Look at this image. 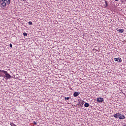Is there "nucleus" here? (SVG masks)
<instances>
[{"label":"nucleus","mask_w":126,"mask_h":126,"mask_svg":"<svg viewBox=\"0 0 126 126\" xmlns=\"http://www.w3.org/2000/svg\"><path fill=\"white\" fill-rule=\"evenodd\" d=\"M113 117H114V118H116V119H117V118H119L120 120H124L126 119V116H125V115L120 114V113H117L116 114H114L113 115Z\"/></svg>","instance_id":"1"},{"label":"nucleus","mask_w":126,"mask_h":126,"mask_svg":"<svg viewBox=\"0 0 126 126\" xmlns=\"http://www.w3.org/2000/svg\"><path fill=\"white\" fill-rule=\"evenodd\" d=\"M3 72L4 74H5V75H3L4 78H5V79H6V80L11 78V75H10V74H8L7 71H3Z\"/></svg>","instance_id":"2"},{"label":"nucleus","mask_w":126,"mask_h":126,"mask_svg":"<svg viewBox=\"0 0 126 126\" xmlns=\"http://www.w3.org/2000/svg\"><path fill=\"white\" fill-rule=\"evenodd\" d=\"M96 101L97 102H99V103H103L104 101V98L102 97H98L96 99Z\"/></svg>","instance_id":"3"},{"label":"nucleus","mask_w":126,"mask_h":126,"mask_svg":"<svg viewBox=\"0 0 126 126\" xmlns=\"http://www.w3.org/2000/svg\"><path fill=\"white\" fill-rule=\"evenodd\" d=\"M10 0H0V2H4V1H6L8 4H10Z\"/></svg>","instance_id":"4"},{"label":"nucleus","mask_w":126,"mask_h":126,"mask_svg":"<svg viewBox=\"0 0 126 126\" xmlns=\"http://www.w3.org/2000/svg\"><path fill=\"white\" fill-rule=\"evenodd\" d=\"M79 94H80V93H79L78 92H75L73 94V96H74V97H77V96H78V95H79Z\"/></svg>","instance_id":"5"},{"label":"nucleus","mask_w":126,"mask_h":126,"mask_svg":"<svg viewBox=\"0 0 126 126\" xmlns=\"http://www.w3.org/2000/svg\"><path fill=\"white\" fill-rule=\"evenodd\" d=\"M117 31H118V32H119V33H124V32L125 31V30L124 29H119L118 28H117L116 29Z\"/></svg>","instance_id":"6"},{"label":"nucleus","mask_w":126,"mask_h":126,"mask_svg":"<svg viewBox=\"0 0 126 126\" xmlns=\"http://www.w3.org/2000/svg\"><path fill=\"white\" fill-rule=\"evenodd\" d=\"M115 62H119L120 63L122 62V59L121 58H114Z\"/></svg>","instance_id":"7"},{"label":"nucleus","mask_w":126,"mask_h":126,"mask_svg":"<svg viewBox=\"0 0 126 126\" xmlns=\"http://www.w3.org/2000/svg\"><path fill=\"white\" fill-rule=\"evenodd\" d=\"M1 5H2V6H3V7H5L6 6V3H5V2H0Z\"/></svg>","instance_id":"8"},{"label":"nucleus","mask_w":126,"mask_h":126,"mask_svg":"<svg viewBox=\"0 0 126 126\" xmlns=\"http://www.w3.org/2000/svg\"><path fill=\"white\" fill-rule=\"evenodd\" d=\"M3 71H5L3 70H0V77H3V75H2V73H3Z\"/></svg>","instance_id":"9"},{"label":"nucleus","mask_w":126,"mask_h":126,"mask_svg":"<svg viewBox=\"0 0 126 126\" xmlns=\"http://www.w3.org/2000/svg\"><path fill=\"white\" fill-rule=\"evenodd\" d=\"M84 106L86 107V108H88V107H89V103H85Z\"/></svg>","instance_id":"10"},{"label":"nucleus","mask_w":126,"mask_h":126,"mask_svg":"<svg viewBox=\"0 0 126 126\" xmlns=\"http://www.w3.org/2000/svg\"><path fill=\"white\" fill-rule=\"evenodd\" d=\"M69 99H70V97H64L65 100H69Z\"/></svg>","instance_id":"11"},{"label":"nucleus","mask_w":126,"mask_h":126,"mask_svg":"<svg viewBox=\"0 0 126 126\" xmlns=\"http://www.w3.org/2000/svg\"><path fill=\"white\" fill-rule=\"evenodd\" d=\"M23 35H24V36H27V33H26V32H24V33H23Z\"/></svg>","instance_id":"12"},{"label":"nucleus","mask_w":126,"mask_h":126,"mask_svg":"<svg viewBox=\"0 0 126 126\" xmlns=\"http://www.w3.org/2000/svg\"><path fill=\"white\" fill-rule=\"evenodd\" d=\"M81 102L82 104V105H83V104H84V103H85V101H84V100H81Z\"/></svg>","instance_id":"13"},{"label":"nucleus","mask_w":126,"mask_h":126,"mask_svg":"<svg viewBox=\"0 0 126 126\" xmlns=\"http://www.w3.org/2000/svg\"><path fill=\"white\" fill-rule=\"evenodd\" d=\"M29 25H32V22L30 21V22H29Z\"/></svg>","instance_id":"14"},{"label":"nucleus","mask_w":126,"mask_h":126,"mask_svg":"<svg viewBox=\"0 0 126 126\" xmlns=\"http://www.w3.org/2000/svg\"><path fill=\"white\" fill-rule=\"evenodd\" d=\"M105 3H106V5L107 6V5H108V2H107V1H105Z\"/></svg>","instance_id":"15"},{"label":"nucleus","mask_w":126,"mask_h":126,"mask_svg":"<svg viewBox=\"0 0 126 126\" xmlns=\"http://www.w3.org/2000/svg\"><path fill=\"white\" fill-rule=\"evenodd\" d=\"M33 125H37V123H36V122H33Z\"/></svg>","instance_id":"16"},{"label":"nucleus","mask_w":126,"mask_h":126,"mask_svg":"<svg viewBox=\"0 0 126 126\" xmlns=\"http://www.w3.org/2000/svg\"><path fill=\"white\" fill-rule=\"evenodd\" d=\"M9 46H10V48H12V44H10Z\"/></svg>","instance_id":"17"},{"label":"nucleus","mask_w":126,"mask_h":126,"mask_svg":"<svg viewBox=\"0 0 126 126\" xmlns=\"http://www.w3.org/2000/svg\"><path fill=\"white\" fill-rule=\"evenodd\" d=\"M115 0V1H118V0Z\"/></svg>","instance_id":"18"},{"label":"nucleus","mask_w":126,"mask_h":126,"mask_svg":"<svg viewBox=\"0 0 126 126\" xmlns=\"http://www.w3.org/2000/svg\"><path fill=\"white\" fill-rule=\"evenodd\" d=\"M23 0V1H25V0Z\"/></svg>","instance_id":"19"},{"label":"nucleus","mask_w":126,"mask_h":126,"mask_svg":"<svg viewBox=\"0 0 126 126\" xmlns=\"http://www.w3.org/2000/svg\"><path fill=\"white\" fill-rule=\"evenodd\" d=\"M124 126H126V125H125Z\"/></svg>","instance_id":"20"}]
</instances>
